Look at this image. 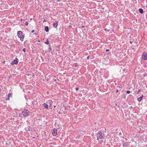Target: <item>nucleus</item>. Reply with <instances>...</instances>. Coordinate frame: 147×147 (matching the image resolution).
I'll use <instances>...</instances> for the list:
<instances>
[{
	"label": "nucleus",
	"instance_id": "28",
	"mask_svg": "<svg viewBox=\"0 0 147 147\" xmlns=\"http://www.w3.org/2000/svg\"><path fill=\"white\" fill-rule=\"evenodd\" d=\"M34 32V30H32V31L31 32L32 33H33Z\"/></svg>",
	"mask_w": 147,
	"mask_h": 147
},
{
	"label": "nucleus",
	"instance_id": "13",
	"mask_svg": "<svg viewBox=\"0 0 147 147\" xmlns=\"http://www.w3.org/2000/svg\"><path fill=\"white\" fill-rule=\"evenodd\" d=\"M139 11L140 13L141 14L143 13V10L142 8H140L139 9Z\"/></svg>",
	"mask_w": 147,
	"mask_h": 147
},
{
	"label": "nucleus",
	"instance_id": "3",
	"mask_svg": "<svg viewBox=\"0 0 147 147\" xmlns=\"http://www.w3.org/2000/svg\"><path fill=\"white\" fill-rule=\"evenodd\" d=\"M23 116L26 117H28L30 115V112L29 111L26 109H24L22 112Z\"/></svg>",
	"mask_w": 147,
	"mask_h": 147
},
{
	"label": "nucleus",
	"instance_id": "38",
	"mask_svg": "<svg viewBox=\"0 0 147 147\" xmlns=\"http://www.w3.org/2000/svg\"><path fill=\"white\" fill-rule=\"evenodd\" d=\"M145 147H147V145H146V146H145Z\"/></svg>",
	"mask_w": 147,
	"mask_h": 147
},
{
	"label": "nucleus",
	"instance_id": "4",
	"mask_svg": "<svg viewBox=\"0 0 147 147\" xmlns=\"http://www.w3.org/2000/svg\"><path fill=\"white\" fill-rule=\"evenodd\" d=\"M142 58L144 60H147V53H144L142 54Z\"/></svg>",
	"mask_w": 147,
	"mask_h": 147
},
{
	"label": "nucleus",
	"instance_id": "27",
	"mask_svg": "<svg viewBox=\"0 0 147 147\" xmlns=\"http://www.w3.org/2000/svg\"><path fill=\"white\" fill-rule=\"evenodd\" d=\"M118 92V90L117 89L116 93H117Z\"/></svg>",
	"mask_w": 147,
	"mask_h": 147
},
{
	"label": "nucleus",
	"instance_id": "39",
	"mask_svg": "<svg viewBox=\"0 0 147 147\" xmlns=\"http://www.w3.org/2000/svg\"><path fill=\"white\" fill-rule=\"evenodd\" d=\"M21 21H22V19H21Z\"/></svg>",
	"mask_w": 147,
	"mask_h": 147
},
{
	"label": "nucleus",
	"instance_id": "20",
	"mask_svg": "<svg viewBox=\"0 0 147 147\" xmlns=\"http://www.w3.org/2000/svg\"><path fill=\"white\" fill-rule=\"evenodd\" d=\"M28 23L27 22H26L25 23V25L26 26H28Z\"/></svg>",
	"mask_w": 147,
	"mask_h": 147
},
{
	"label": "nucleus",
	"instance_id": "9",
	"mask_svg": "<svg viewBox=\"0 0 147 147\" xmlns=\"http://www.w3.org/2000/svg\"><path fill=\"white\" fill-rule=\"evenodd\" d=\"M58 24V22L57 21L56 23H54L53 24V26L54 27L56 28Z\"/></svg>",
	"mask_w": 147,
	"mask_h": 147
},
{
	"label": "nucleus",
	"instance_id": "10",
	"mask_svg": "<svg viewBox=\"0 0 147 147\" xmlns=\"http://www.w3.org/2000/svg\"><path fill=\"white\" fill-rule=\"evenodd\" d=\"M45 30L46 32H48L49 31V28L48 26H46L45 28Z\"/></svg>",
	"mask_w": 147,
	"mask_h": 147
},
{
	"label": "nucleus",
	"instance_id": "29",
	"mask_svg": "<svg viewBox=\"0 0 147 147\" xmlns=\"http://www.w3.org/2000/svg\"><path fill=\"white\" fill-rule=\"evenodd\" d=\"M46 20L45 19H44L43 20V22H46Z\"/></svg>",
	"mask_w": 147,
	"mask_h": 147
},
{
	"label": "nucleus",
	"instance_id": "42",
	"mask_svg": "<svg viewBox=\"0 0 147 147\" xmlns=\"http://www.w3.org/2000/svg\"><path fill=\"white\" fill-rule=\"evenodd\" d=\"M3 63H5V61H4V62H3Z\"/></svg>",
	"mask_w": 147,
	"mask_h": 147
},
{
	"label": "nucleus",
	"instance_id": "19",
	"mask_svg": "<svg viewBox=\"0 0 147 147\" xmlns=\"http://www.w3.org/2000/svg\"><path fill=\"white\" fill-rule=\"evenodd\" d=\"M126 93L127 94H129L130 93V91L129 90H127L126 91Z\"/></svg>",
	"mask_w": 147,
	"mask_h": 147
},
{
	"label": "nucleus",
	"instance_id": "5",
	"mask_svg": "<svg viewBox=\"0 0 147 147\" xmlns=\"http://www.w3.org/2000/svg\"><path fill=\"white\" fill-rule=\"evenodd\" d=\"M18 58H16L11 63V65H13L14 64H17L18 63Z\"/></svg>",
	"mask_w": 147,
	"mask_h": 147
},
{
	"label": "nucleus",
	"instance_id": "23",
	"mask_svg": "<svg viewBox=\"0 0 147 147\" xmlns=\"http://www.w3.org/2000/svg\"><path fill=\"white\" fill-rule=\"evenodd\" d=\"M76 91H78V90H79V88L78 87H76Z\"/></svg>",
	"mask_w": 147,
	"mask_h": 147
},
{
	"label": "nucleus",
	"instance_id": "7",
	"mask_svg": "<svg viewBox=\"0 0 147 147\" xmlns=\"http://www.w3.org/2000/svg\"><path fill=\"white\" fill-rule=\"evenodd\" d=\"M25 129L26 130V131H32V128L31 127H28L27 128H26Z\"/></svg>",
	"mask_w": 147,
	"mask_h": 147
},
{
	"label": "nucleus",
	"instance_id": "30",
	"mask_svg": "<svg viewBox=\"0 0 147 147\" xmlns=\"http://www.w3.org/2000/svg\"><path fill=\"white\" fill-rule=\"evenodd\" d=\"M109 51V49H107V50H106V51Z\"/></svg>",
	"mask_w": 147,
	"mask_h": 147
},
{
	"label": "nucleus",
	"instance_id": "1",
	"mask_svg": "<svg viewBox=\"0 0 147 147\" xmlns=\"http://www.w3.org/2000/svg\"><path fill=\"white\" fill-rule=\"evenodd\" d=\"M97 135V140H98L99 139H104V137H105L104 134L102 133V132L100 131H99L96 134Z\"/></svg>",
	"mask_w": 147,
	"mask_h": 147
},
{
	"label": "nucleus",
	"instance_id": "37",
	"mask_svg": "<svg viewBox=\"0 0 147 147\" xmlns=\"http://www.w3.org/2000/svg\"><path fill=\"white\" fill-rule=\"evenodd\" d=\"M54 80L55 81H56V80H55V79H54Z\"/></svg>",
	"mask_w": 147,
	"mask_h": 147
},
{
	"label": "nucleus",
	"instance_id": "2",
	"mask_svg": "<svg viewBox=\"0 0 147 147\" xmlns=\"http://www.w3.org/2000/svg\"><path fill=\"white\" fill-rule=\"evenodd\" d=\"M17 35L18 37L20 38V40L23 41L25 36L22 32L21 31H18Z\"/></svg>",
	"mask_w": 147,
	"mask_h": 147
},
{
	"label": "nucleus",
	"instance_id": "15",
	"mask_svg": "<svg viewBox=\"0 0 147 147\" xmlns=\"http://www.w3.org/2000/svg\"><path fill=\"white\" fill-rule=\"evenodd\" d=\"M5 98L6 100H8L9 99V97L7 95H6Z\"/></svg>",
	"mask_w": 147,
	"mask_h": 147
},
{
	"label": "nucleus",
	"instance_id": "36",
	"mask_svg": "<svg viewBox=\"0 0 147 147\" xmlns=\"http://www.w3.org/2000/svg\"><path fill=\"white\" fill-rule=\"evenodd\" d=\"M134 1H135L136 2V0H134Z\"/></svg>",
	"mask_w": 147,
	"mask_h": 147
},
{
	"label": "nucleus",
	"instance_id": "33",
	"mask_svg": "<svg viewBox=\"0 0 147 147\" xmlns=\"http://www.w3.org/2000/svg\"><path fill=\"white\" fill-rule=\"evenodd\" d=\"M49 101V102H52V100H50Z\"/></svg>",
	"mask_w": 147,
	"mask_h": 147
},
{
	"label": "nucleus",
	"instance_id": "8",
	"mask_svg": "<svg viewBox=\"0 0 147 147\" xmlns=\"http://www.w3.org/2000/svg\"><path fill=\"white\" fill-rule=\"evenodd\" d=\"M43 105L44 108L46 109H48V105L46 103H44Z\"/></svg>",
	"mask_w": 147,
	"mask_h": 147
},
{
	"label": "nucleus",
	"instance_id": "16",
	"mask_svg": "<svg viewBox=\"0 0 147 147\" xmlns=\"http://www.w3.org/2000/svg\"><path fill=\"white\" fill-rule=\"evenodd\" d=\"M12 94L11 93H9L7 95L8 96H9V97H12Z\"/></svg>",
	"mask_w": 147,
	"mask_h": 147
},
{
	"label": "nucleus",
	"instance_id": "31",
	"mask_svg": "<svg viewBox=\"0 0 147 147\" xmlns=\"http://www.w3.org/2000/svg\"><path fill=\"white\" fill-rule=\"evenodd\" d=\"M82 28H85V26H82Z\"/></svg>",
	"mask_w": 147,
	"mask_h": 147
},
{
	"label": "nucleus",
	"instance_id": "25",
	"mask_svg": "<svg viewBox=\"0 0 147 147\" xmlns=\"http://www.w3.org/2000/svg\"><path fill=\"white\" fill-rule=\"evenodd\" d=\"M89 58H90V56H87V59H89Z\"/></svg>",
	"mask_w": 147,
	"mask_h": 147
},
{
	"label": "nucleus",
	"instance_id": "44",
	"mask_svg": "<svg viewBox=\"0 0 147 147\" xmlns=\"http://www.w3.org/2000/svg\"><path fill=\"white\" fill-rule=\"evenodd\" d=\"M56 107V106H54V107Z\"/></svg>",
	"mask_w": 147,
	"mask_h": 147
},
{
	"label": "nucleus",
	"instance_id": "26",
	"mask_svg": "<svg viewBox=\"0 0 147 147\" xmlns=\"http://www.w3.org/2000/svg\"><path fill=\"white\" fill-rule=\"evenodd\" d=\"M71 27H71V25L69 26V28H71Z\"/></svg>",
	"mask_w": 147,
	"mask_h": 147
},
{
	"label": "nucleus",
	"instance_id": "12",
	"mask_svg": "<svg viewBox=\"0 0 147 147\" xmlns=\"http://www.w3.org/2000/svg\"><path fill=\"white\" fill-rule=\"evenodd\" d=\"M128 145V144L127 142H125L123 144V147H125L127 146Z\"/></svg>",
	"mask_w": 147,
	"mask_h": 147
},
{
	"label": "nucleus",
	"instance_id": "17",
	"mask_svg": "<svg viewBox=\"0 0 147 147\" xmlns=\"http://www.w3.org/2000/svg\"><path fill=\"white\" fill-rule=\"evenodd\" d=\"M49 51H51V45L50 44H49Z\"/></svg>",
	"mask_w": 147,
	"mask_h": 147
},
{
	"label": "nucleus",
	"instance_id": "22",
	"mask_svg": "<svg viewBox=\"0 0 147 147\" xmlns=\"http://www.w3.org/2000/svg\"><path fill=\"white\" fill-rule=\"evenodd\" d=\"M141 90L140 89H138V94L141 91Z\"/></svg>",
	"mask_w": 147,
	"mask_h": 147
},
{
	"label": "nucleus",
	"instance_id": "35",
	"mask_svg": "<svg viewBox=\"0 0 147 147\" xmlns=\"http://www.w3.org/2000/svg\"><path fill=\"white\" fill-rule=\"evenodd\" d=\"M34 34H35L36 35V34H37V33H35Z\"/></svg>",
	"mask_w": 147,
	"mask_h": 147
},
{
	"label": "nucleus",
	"instance_id": "14",
	"mask_svg": "<svg viewBox=\"0 0 147 147\" xmlns=\"http://www.w3.org/2000/svg\"><path fill=\"white\" fill-rule=\"evenodd\" d=\"M45 43L46 44H50L49 42V41H48V39H47V40L45 42Z\"/></svg>",
	"mask_w": 147,
	"mask_h": 147
},
{
	"label": "nucleus",
	"instance_id": "40",
	"mask_svg": "<svg viewBox=\"0 0 147 147\" xmlns=\"http://www.w3.org/2000/svg\"><path fill=\"white\" fill-rule=\"evenodd\" d=\"M119 134L120 135H121V132H120Z\"/></svg>",
	"mask_w": 147,
	"mask_h": 147
},
{
	"label": "nucleus",
	"instance_id": "34",
	"mask_svg": "<svg viewBox=\"0 0 147 147\" xmlns=\"http://www.w3.org/2000/svg\"><path fill=\"white\" fill-rule=\"evenodd\" d=\"M38 41L39 42H40V41L39 40H38Z\"/></svg>",
	"mask_w": 147,
	"mask_h": 147
},
{
	"label": "nucleus",
	"instance_id": "11",
	"mask_svg": "<svg viewBox=\"0 0 147 147\" xmlns=\"http://www.w3.org/2000/svg\"><path fill=\"white\" fill-rule=\"evenodd\" d=\"M143 97V96L142 95V96L140 97L138 99V100L139 102L141 101L142 99V98Z\"/></svg>",
	"mask_w": 147,
	"mask_h": 147
},
{
	"label": "nucleus",
	"instance_id": "18",
	"mask_svg": "<svg viewBox=\"0 0 147 147\" xmlns=\"http://www.w3.org/2000/svg\"><path fill=\"white\" fill-rule=\"evenodd\" d=\"M78 65V64L77 63H75L74 64V66L76 67Z\"/></svg>",
	"mask_w": 147,
	"mask_h": 147
},
{
	"label": "nucleus",
	"instance_id": "21",
	"mask_svg": "<svg viewBox=\"0 0 147 147\" xmlns=\"http://www.w3.org/2000/svg\"><path fill=\"white\" fill-rule=\"evenodd\" d=\"M26 49L25 48H24L23 49V51L24 52H26Z\"/></svg>",
	"mask_w": 147,
	"mask_h": 147
},
{
	"label": "nucleus",
	"instance_id": "41",
	"mask_svg": "<svg viewBox=\"0 0 147 147\" xmlns=\"http://www.w3.org/2000/svg\"><path fill=\"white\" fill-rule=\"evenodd\" d=\"M1 88H0V92L1 91Z\"/></svg>",
	"mask_w": 147,
	"mask_h": 147
},
{
	"label": "nucleus",
	"instance_id": "24",
	"mask_svg": "<svg viewBox=\"0 0 147 147\" xmlns=\"http://www.w3.org/2000/svg\"><path fill=\"white\" fill-rule=\"evenodd\" d=\"M105 30V31H108V32H109V30H107V29L106 28H105V29H104Z\"/></svg>",
	"mask_w": 147,
	"mask_h": 147
},
{
	"label": "nucleus",
	"instance_id": "6",
	"mask_svg": "<svg viewBox=\"0 0 147 147\" xmlns=\"http://www.w3.org/2000/svg\"><path fill=\"white\" fill-rule=\"evenodd\" d=\"M52 134L53 136H56L57 134V130L56 128H54L52 131Z\"/></svg>",
	"mask_w": 147,
	"mask_h": 147
},
{
	"label": "nucleus",
	"instance_id": "43",
	"mask_svg": "<svg viewBox=\"0 0 147 147\" xmlns=\"http://www.w3.org/2000/svg\"><path fill=\"white\" fill-rule=\"evenodd\" d=\"M34 74H33V76H34Z\"/></svg>",
	"mask_w": 147,
	"mask_h": 147
},
{
	"label": "nucleus",
	"instance_id": "32",
	"mask_svg": "<svg viewBox=\"0 0 147 147\" xmlns=\"http://www.w3.org/2000/svg\"><path fill=\"white\" fill-rule=\"evenodd\" d=\"M132 42H133V41H132L130 42V43L131 44L132 43Z\"/></svg>",
	"mask_w": 147,
	"mask_h": 147
}]
</instances>
